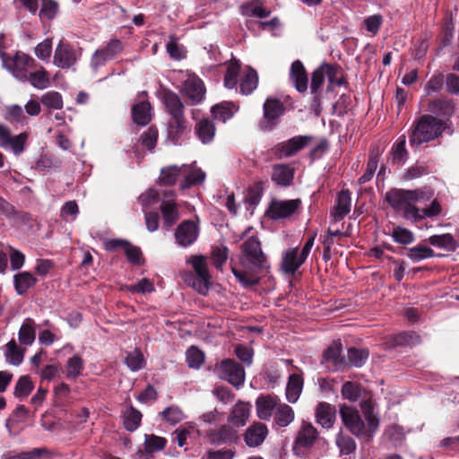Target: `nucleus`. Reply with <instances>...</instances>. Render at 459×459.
<instances>
[{
	"instance_id": "6",
	"label": "nucleus",
	"mask_w": 459,
	"mask_h": 459,
	"mask_svg": "<svg viewBox=\"0 0 459 459\" xmlns=\"http://www.w3.org/2000/svg\"><path fill=\"white\" fill-rule=\"evenodd\" d=\"M214 374L221 379L239 388L245 382V369L241 364L233 359H224L214 365Z\"/></svg>"
},
{
	"instance_id": "32",
	"label": "nucleus",
	"mask_w": 459,
	"mask_h": 459,
	"mask_svg": "<svg viewBox=\"0 0 459 459\" xmlns=\"http://www.w3.org/2000/svg\"><path fill=\"white\" fill-rule=\"evenodd\" d=\"M424 242H427L433 247L443 248L450 252H455L458 247L457 241L450 233L432 235L425 239Z\"/></svg>"
},
{
	"instance_id": "57",
	"label": "nucleus",
	"mask_w": 459,
	"mask_h": 459,
	"mask_svg": "<svg viewBox=\"0 0 459 459\" xmlns=\"http://www.w3.org/2000/svg\"><path fill=\"white\" fill-rule=\"evenodd\" d=\"M336 445L340 449L341 454L350 455L355 453L357 445L355 440L346 435L339 434L336 438Z\"/></svg>"
},
{
	"instance_id": "56",
	"label": "nucleus",
	"mask_w": 459,
	"mask_h": 459,
	"mask_svg": "<svg viewBox=\"0 0 459 459\" xmlns=\"http://www.w3.org/2000/svg\"><path fill=\"white\" fill-rule=\"evenodd\" d=\"M427 174H429L428 165H426L424 162L417 161L415 164L405 170L403 176V179L405 181H410Z\"/></svg>"
},
{
	"instance_id": "10",
	"label": "nucleus",
	"mask_w": 459,
	"mask_h": 459,
	"mask_svg": "<svg viewBox=\"0 0 459 459\" xmlns=\"http://www.w3.org/2000/svg\"><path fill=\"white\" fill-rule=\"evenodd\" d=\"M339 412L342 424L352 435L357 437H364L366 425L356 408L342 404Z\"/></svg>"
},
{
	"instance_id": "31",
	"label": "nucleus",
	"mask_w": 459,
	"mask_h": 459,
	"mask_svg": "<svg viewBox=\"0 0 459 459\" xmlns=\"http://www.w3.org/2000/svg\"><path fill=\"white\" fill-rule=\"evenodd\" d=\"M420 343V336L415 332H402L390 337L386 344L389 348L415 346Z\"/></svg>"
},
{
	"instance_id": "43",
	"label": "nucleus",
	"mask_w": 459,
	"mask_h": 459,
	"mask_svg": "<svg viewBox=\"0 0 459 459\" xmlns=\"http://www.w3.org/2000/svg\"><path fill=\"white\" fill-rule=\"evenodd\" d=\"M35 322L31 318H26L19 331V341L22 344L30 345L35 341Z\"/></svg>"
},
{
	"instance_id": "40",
	"label": "nucleus",
	"mask_w": 459,
	"mask_h": 459,
	"mask_svg": "<svg viewBox=\"0 0 459 459\" xmlns=\"http://www.w3.org/2000/svg\"><path fill=\"white\" fill-rule=\"evenodd\" d=\"M34 389V384L30 376H21L14 386L13 395L19 400L27 398Z\"/></svg>"
},
{
	"instance_id": "51",
	"label": "nucleus",
	"mask_w": 459,
	"mask_h": 459,
	"mask_svg": "<svg viewBox=\"0 0 459 459\" xmlns=\"http://www.w3.org/2000/svg\"><path fill=\"white\" fill-rule=\"evenodd\" d=\"M342 395L350 402H356L361 395L362 387L359 384L352 381H346L342 386Z\"/></svg>"
},
{
	"instance_id": "28",
	"label": "nucleus",
	"mask_w": 459,
	"mask_h": 459,
	"mask_svg": "<svg viewBox=\"0 0 459 459\" xmlns=\"http://www.w3.org/2000/svg\"><path fill=\"white\" fill-rule=\"evenodd\" d=\"M351 206V194L349 189H342L336 199L334 211L332 213L336 221H342L350 212Z\"/></svg>"
},
{
	"instance_id": "42",
	"label": "nucleus",
	"mask_w": 459,
	"mask_h": 459,
	"mask_svg": "<svg viewBox=\"0 0 459 459\" xmlns=\"http://www.w3.org/2000/svg\"><path fill=\"white\" fill-rule=\"evenodd\" d=\"M249 404L239 402L234 406L230 415V420L237 426H244L249 417Z\"/></svg>"
},
{
	"instance_id": "47",
	"label": "nucleus",
	"mask_w": 459,
	"mask_h": 459,
	"mask_svg": "<svg viewBox=\"0 0 459 459\" xmlns=\"http://www.w3.org/2000/svg\"><path fill=\"white\" fill-rule=\"evenodd\" d=\"M441 212L442 206L440 203L437 199H434L429 206L423 209L418 207V213L417 215H414L413 222L421 221L426 218L436 217L439 215Z\"/></svg>"
},
{
	"instance_id": "23",
	"label": "nucleus",
	"mask_w": 459,
	"mask_h": 459,
	"mask_svg": "<svg viewBox=\"0 0 459 459\" xmlns=\"http://www.w3.org/2000/svg\"><path fill=\"white\" fill-rule=\"evenodd\" d=\"M267 435L268 429L266 425L262 422H255L247 429L244 434V440L247 446L256 447L264 441Z\"/></svg>"
},
{
	"instance_id": "41",
	"label": "nucleus",
	"mask_w": 459,
	"mask_h": 459,
	"mask_svg": "<svg viewBox=\"0 0 459 459\" xmlns=\"http://www.w3.org/2000/svg\"><path fill=\"white\" fill-rule=\"evenodd\" d=\"M379 160V152L377 148L371 149L369 152V156L367 163V169L365 173L359 178V184L364 185L368 182H369L377 168Z\"/></svg>"
},
{
	"instance_id": "46",
	"label": "nucleus",
	"mask_w": 459,
	"mask_h": 459,
	"mask_svg": "<svg viewBox=\"0 0 459 459\" xmlns=\"http://www.w3.org/2000/svg\"><path fill=\"white\" fill-rule=\"evenodd\" d=\"M180 177H182V166L172 165L161 169L160 180L163 185L173 186Z\"/></svg>"
},
{
	"instance_id": "1",
	"label": "nucleus",
	"mask_w": 459,
	"mask_h": 459,
	"mask_svg": "<svg viewBox=\"0 0 459 459\" xmlns=\"http://www.w3.org/2000/svg\"><path fill=\"white\" fill-rule=\"evenodd\" d=\"M239 263L243 267H251L253 272L238 270L231 265V272L244 287L249 288L259 284L260 278L255 273L267 270L270 266L267 257L262 250L261 242L257 236L249 237L241 246Z\"/></svg>"
},
{
	"instance_id": "27",
	"label": "nucleus",
	"mask_w": 459,
	"mask_h": 459,
	"mask_svg": "<svg viewBox=\"0 0 459 459\" xmlns=\"http://www.w3.org/2000/svg\"><path fill=\"white\" fill-rule=\"evenodd\" d=\"M305 262L298 247L288 248L282 256L281 269L285 273L293 275Z\"/></svg>"
},
{
	"instance_id": "37",
	"label": "nucleus",
	"mask_w": 459,
	"mask_h": 459,
	"mask_svg": "<svg viewBox=\"0 0 459 459\" xmlns=\"http://www.w3.org/2000/svg\"><path fill=\"white\" fill-rule=\"evenodd\" d=\"M151 104L148 101L136 103L132 108L133 121L139 126H146L151 121Z\"/></svg>"
},
{
	"instance_id": "7",
	"label": "nucleus",
	"mask_w": 459,
	"mask_h": 459,
	"mask_svg": "<svg viewBox=\"0 0 459 459\" xmlns=\"http://www.w3.org/2000/svg\"><path fill=\"white\" fill-rule=\"evenodd\" d=\"M4 64L15 78L24 82L28 81V70L37 67L36 60L22 51H17L13 56H5Z\"/></svg>"
},
{
	"instance_id": "55",
	"label": "nucleus",
	"mask_w": 459,
	"mask_h": 459,
	"mask_svg": "<svg viewBox=\"0 0 459 459\" xmlns=\"http://www.w3.org/2000/svg\"><path fill=\"white\" fill-rule=\"evenodd\" d=\"M7 351H6V359L7 360L14 366H19L24 357V351L19 348L15 342V341L12 340L7 343Z\"/></svg>"
},
{
	"instance_id": "45",
	"label": "nucleus",
	"mask_w": 459,
	"mask_h": 459,
	"mask_svg": "<svg viewBox=\"0 0 459 459\" xmlns=\"http://www.w3.org/2000/svg\"><path fill=\"white\" fill-rule=\"evenodd\" d=\"M368 355L369 352L367 349L351 347L348 349L347 366L360 368L368 360Z\"/></svg>"
},
{
	"instance_id": "9",
	"label": "nucleus",
	"mask_w": 459,
	"mask_h": 459,
	"mask_svg": "<svg viewBox=\"0 0 459 459\" xmlns=\"http://www.w3.org/2000/svg\"><path fill=\"white\" fill-rule=\"evenodd\" d=\"M311 140L312 137L307 135L294 136L287 141L278 143L271 148L270 152L279 160L292 157L303 150Z\"/></svg>"
},
{
	"instance_id": "20",
	"label": "nucleus",
	"mask_w": 459,
	"mask_h": 459,
	"mask_svg": "<svg viewBox=\"0 0 459 459\" xmlns=\"http://www.w3.org/2000/svg\"><path fill=\"white\" fill-rule=\"evenodd\" d=\"M289 78L295 89L304 93L307 90L308 77L306 68L300 60H295L290 69Z\"/></svg>"
},
{
	"instance_id": "18",
	"label": "nucleus",
	"mask_w": 459,
	"mask_h": 459,
	"mask_svg": "<svg viewBox=\"0 0 459 459\" xmlns=\"http://www.w3.org/2000/svg\"><path fill=\"white\" fill-rule=\"evenodd\" d=\"M165 198L160 204V210L163 220V225L168 230L170 229L179 220L178 205L175 202V194L173 191H166L163 194Z\"/></svg>"
},
{
	"instance_id": "11",
	"label": "nucleus",
	"mask_w": 459,
	"mask_h": 459,
	"mask_svg": "<svg viewBox=\"0 0 459 459\" xmlns=\"http://www.w3.org/2000/svg\"><path fill=\"white\" fill-rule=\"evenodd\" d=\"M180 92L186 98V103L191 106L201 103L206 93L204 82L196 75H188L184 81Z\"/></svg>"
},
{
	"instance_id": "15",
	"label": "nucleus",
	"mask_w": 459,
	"mask_h": 459,
	"mask_svg": "<svg viewBox=\"0 0 459 459\" xmlns=\"http://www.w3.org/2000/svg\"><path fill=\"white\" fill-rule=\"evenodd\" d=\"M332 68L330 64L323 63L319 67H317L311 75V94L313 95L312 106L315 108L320 107L322 92L321 88L325 83V80L327 77L332 78L333 74H331Z\"/></svg>"
},
{
	"instance_id": "22",
	"label": "nucleus",
	"mask_w": 459,
	"mask_h": 459,
	"mask_svg": "<svg viewBox=\"0 0 459 459\" xmlns=\"http://www.w3.org/2000/svg\"><path fill=\"white\" fill-rule=\"evenodd\" d=\"M342 353V344L340 340L333 341L323 353L322 362H330L334 369L347 366V360Z\"/></svg>"
},
{
	"instance_id": "16",
	"label": "nucleus",
	"mask_w": 459,
	"mask_h": 459,
	"mask_svg": "<svg viewBox=\"0 0 459 459\" xmlns=\"http://www.w3.org/2000/svg\"><path fill=\"white\" fill-rule=\"evenodd\" d=\"M301 201L299 199L292 200H273L268 207L266 213L273 220L285 219L294 214L299 209Z\"/></svg>"
},
{
	"instance_id": "36",
	"label": "nucleus",
	"mask_w": 459,
	"mask_h": 459,
	"mask_svg": "<svg viewBox=\"0 0 459 459\" xmlns=\"http://www.w3.org/2000/svg\"><path fill=\"white\" fill-rule=\"evenodd\" d=\"M304 380L301 375L291 374L286 387V397L290 403H296L302 392Z\"/></svg>"
},
{
	"instance_id": "58",
	"label": "nucleus",
	"mask_w": 459,
	"mask_h": 459,
	"mask_svg": "<svg viewBox=\"0 0 459 459\" xmlns=\"http://www.w3.org/2000/svg\"><path fill=\"white\" fill-rule=\"evenodd\" d=\"M263 195V186L261 182L255 183L254 186L248 187L245 196V203L250 207L255 208L261 201Z\"/></svg>"
},
{
	"instance_id": "60",
	"label": "nucleus",
	"mask_w": 459,
	"mask_h": 459,
	"mask_svg": "<svg viewBox=\"0 0 459 459\" xmlns=\"http://www.w3.org/2000/svg\"><path fill=\"white\" fill-rule=\"evenodd\" d=\"M167 444V439L156 435H145V452L152 453L162 450Z\"/></svg>"
},
{
	"instance_id": "44",
	"label": "nucleus",
	"mask_w": 459,
	"mask_h": 459,
	"mask_svg": "<svg viewBox=\"0 0 459 459\" xmlns=\"http://www.w3.org/2000/svg\"><path fill=\"white\" fill-rule=\"evenodd\" d=\"M295 413L293 409L286 404H280L274 414V421L280 427H287L294 420Z\"/></svg>"
},
{
	"instance_id": "8",
	"label": "nucleus",
	"mask_w": 459,
	"mask_h": 459,
	"mask_svg": "<svg viewBox=\"0 0 459 459\" xmlns=\"http://www.w3.org/2000/svg\"><path fill=\"white\" fill-rule=\"evenodd\" d=\"M317 437V429L309 422H302L294 440V455L303 456L314 446Z\"/></svg>"
},
{
	"instance_id": "19",
	"label": "nucleus",
	"mask_w": 459,
	"mask_h": 459,
	"mask_svg": "<svg viewBox=\"0 0 459 459\" xmlns=\"http://www.w3.org/2000/svg\"><path fill=\"white\" fill-rule=\"evenodd\" d=\"M77 62L75 49L68 42L60 40L54 54V64L62 69H68Z\"/></svg>"
},
{
	"instance_id": "24",
	"label": "nucleus",
	"mask_w": 459,
	"mask_h": 459,
	"mask_svg": "<svg viewBox=\"0 0 459 459\" xmlns=\"http://www.w3.org/2000/svg\"><path fill=\"white\" fill-rule=\"evenodd\" d=\"M315 414L318 424L323 428L331 429L336 419V409L326 402H320L316 407Z\"/></svg>"
},
{
	"instance_id": "5",
	"label": "nucleus",
	"mask_w": 459,
	"mask_h": 459,
	"mask_svg": "<svg viewBox=\"0 0 459 459\" xmlns=\"http://www.w3.org/2000/svg\"><path fill=\"white\" fill-rule=\"evenodd\" d=\"M195 270L187 271L182 273V279L185 283L192 287L201 295H206L211 285V275L208 270L205 257L202 255H195L188 260Z\"/></svg>"
},
{
	"instance_id": "17",
	"label": "nucleus",
	"mask_w": 459,
	"mask_h": 459,
	"mask_svg": "<svg viewBox=\"0 0 459 459\" xmlns=\"http://www.w3.org/2000/svg\"><path fill=\"white\" fill-rule=\"evenodd\" d=\"M174 236L178 246L187 247L193 245L199 236L198 225L192 220H185L177 227Z\"/></svg>"
},
{
	"instance_id": "52",
	"label": "nucleus",
	"mask_w": 459,
	"mask_h": 459,
	"mask_svg": "<svg viewBox=\"0 0 459 459\" xmlns=\"http://www.w3.org/2000/svg\"><path fill=\"white\" fill-rule=\"evenodd\" d=\"M391 237L395 243L402 244L404 246L410 245L413 243L415 240L413 232L401 226L394 228Z\"/></svg>"
},
{
	"instance_id": "26",
	"label": "nucleus",
	"mask_w": 459,
	"mask_h": 459,
	"mask_svg": "<svg viewBox=\"0 0 459 459\" xmlns=\"http://www.w3.org/2000/svg\"><path fill=\"white\" fill-rule=\"evenodd\" d=\"M183 180L180 182V189L186 190L194 186L202 184L205 179V173L199 168L182 165Z\"/></svg>"
},
{
	"instance_id": "25",
	"label": "nucleus",
	"mask_w": 459,
	"mask_h": 459,
	"mask_svg": "<svg viewBox=\"0 0 459 459\" xmlns=\"http://www.w3.org/2000/svg\"><path fill=\"white\" fill-rule=\"evenodd\" d=\"M216 134V126L212 120L204 117L195 125V134L203 144L211 143Z\"/></svg>"
},
{
	"instance_id": "61",
	"label": "nucleus",
	"mask_w": 459,
	"mask_h": 459,
	"mask_svg": "<svg viewBox=\"0 0 459 459\" xmlns=\"http://www.w3.org/2000/svg\"><path fill=\"white\" fill-rule=\"evenodd\" d=\"M52 39H45L35 47L34 52L36 56L42 61H48L52 54Z\"/></svg>"
},
{
	"instance_id": "64",
	"label": "nucleus",
	"mask_w": 459,
	"mask_h": 459,
	"mask_svg": "<svg viewBox=\"0 0 459 459\" xmlns=\"http://www.w3.org/2000/svg\"><path fill=\"white\" fill-rule=\"evenodd\" d=\"M21 459H42L50 458L53 453L47 447H37L30 451H23L20 453Z\"/></svg>"
},
{
	"instance_id": "59",
	"label": "nucleus",
	"mask_w": 459,
	"mask_h": 459,
	"mask_svg": "<svg viewBox=\"0 0 459 459\" xmlns=\"http://www.w3.org/2000/svg\"><path fill=\"white\" fill-rule=\"evenodd\" d=\"M204 361V353L195 346L186 351V362L189 368H199Z\"/></svg>"
},
{
	"instance_id": "49",
	"label": "nucleus",
	"mask_w": 459,
	"mask_h": 459,
	"mask_svg": "<svg viewBox=\"0 0 459 459\" xmlns=\"http://www.w3.org/2000/svg\"><path fill=\"white\" fill-rule=\"evenodd\" d=\"M84 368L82 359L79 355H74L67 360L65 376L68 379H76Z\"/></svg>"
},
{
	"instance_id": "30",
	"label": "nucleus",
	"mask_w": 459,
	"mask_h": 459,
	"mask_svg": "<svg viewBox=\"0 0 459 459\" xmlns=\"http://www.w3.org/2000/svg\"><path fill=\"white\" fill-rule=\"evenodd\" d=\"M256 413L259 419L267 420L271 418L277 406V397L272 395H260L255 401Z\"/></svg>"
},
{
	"instance_id": "14",
	"label": "nucleus",
	"mask_w": 459,
	"mask_h": 459,
	"mask_svg": "<svg viewBox=\"0 0 459 459\" xmlns=\"http://www.w3.org/2000/svg\"><path fill=\"white\" fill-rule=\"evenodd\" d=\"M205 437L209 444L215 446H231L237 444L239 439L238 431L230 425L207 430Z\"/></svg>"
},
{
	"instance_id": "63",
	"label": "nucleus",
	"mask_w": 459,
	"mask_h": 459,
	"mask_svg": "<svg viewBox=\"0 0 459 459\" xmlns=\"http://www.w3.org/2000/svg\"><path fill=\"white\" fill-rule=\"evenodd\" d=\"M160 415L164 420L172 425L180 422L184 418L183 411L177 406L167 407L163 411L160 412Z\"/></svg>"
},
{
	"instance_id": "29",
	"label": "nucleus",
	"mask_w": 459,
	"mask_h": 459,
	"mask_svg": "<svg viewBox=\"0 0 459 459\" xmlns=\"http://www.w3.org/2000/svg\"><path fill=\"white\" fill-rule=\"evenodd\" d=\"M391 161L394 165L403 166L409 159V152L406 149V136L400 135L390 150Z\"/></svg>"
},
{
	"instance_id": "54",
	"label": "nucleus",
	"mask_w": 459,
	"mask_h": 459,
	"mask_svg": "<svg viewBox=\"0 0 459 459\" xmlns=\"http://www.w3.org/2000/svg\"><path fill=\"white\" fill-rule=\"evenodd\" d=\"M41 103L48 108L61 109L64 106L62 95L58 91H48L41 96Z\"/></svg>"
},
{
	"instance_id": "50",
	"label": "nucleus",
	"mask_w": 459,
	"mask_h": 459,
	"mask_svg": "<svg viewBox=\"0 0 459 459\" xmlns=\"http://www.w3.org/2000/svg\"><path fill=\"white\" fill-rule=\"evenodd\" d=\"M28 81H30L33 87L39 90L49 86L48 74L43 67L39 71L28 74Z\"/></svg>"
},
{
	"instance_id": "13",
	"label": "nucleus",
	"mask_w": 459,
	"mask_h": 459,
	"mask_svg": "<svg viewBox=\"0 0 459 459\" xmlns=\"http://www.w3.org/2000/svg\"><path fill=\"white\" fill-rule=\"evenodd\" d=\"M124 49V45L118 39H112L108 41V43L101 48L97 49L91 60V66L97 70L98 68L105 65L108 61L114 59L117 55L121 53Z\"/></svg>"
},
{
	"instance_id": "4",
	"label": "nucleus",
	"mask_w": 459,
	"mask_h": 459,
	"mask_svg": "<svg viewBox=\"0 0 459 459\" xmlns=\"http://www.w3.org/2000/svg\"><path fill=\"white\" fill-rule=\"evenodd\" d=\"M446 128V122L432 115H422L413 121L409 129V143L418 149L421 144L440 137Z\"/></svg>"
},
{
	"instance_id": "3",
	"label": "nucleus",
	"mask_w": 459,
	"mask_h": 459,
	"mask_svg": "<svg viewBox=\"0 0 459 459\" xmlns=\"http://www.w3.org/2000/svg\"><path fill=\"white\" fill-rule=\"evenodd\" d=\"M433 196L431 191L426 188L403 189L391 188L385 195V201L397 212H402L403 217L413 222L414 215L418 213V206L415 203L426 200Z\"/></svg>"
},
{
	"instance_id": "38",
	"label": "nucleus",
	"mask_w": 459,
	"mask_h": 459,
	"mask_svg": "<svg viewBox=\"0 0 459 459\" xmlns=\"http://www.w3.org/2000/svg\"><path fill=\"white\" fill-rule=\"evenodd\" d=\"M257 84V72L254 68L248 66L245 74L240 80V92L244 95H249L256 89Z\"/></svg>"
},
{
	"instance_id": "12",
	"label": "nucleus",
	"mask_w": 459,
	"mask_h": 459,
	"mask_svg": "<svg viewBox=\"0 0 459 459\" xmlns=\"http://www.w3.org/2000/svg\"><path fill=\"white\" fill-rule=\"evenodd\" d=\"M264 120L260 123L262 130H272L278 124V119L283 116L285 107L283 103L276 98H267L264 103Z\"/></svg>"
},
{
	"instance_id": "39",
	"label": "nucleus",
	"mask_w": 459,
	"mask_h": 459,
	"mask_svg": "<svg viewBox=\"0 0 459 459\" xmlns=\"http://www.w3.org/2000/svg\"><path fill=\"white\" fill-rule=\"evenodd\" d=\"M143 414L140 411L130 405L123 415V425L129 432L135 431L141 425Z\"/></svg>"
},
{
	"instance_id": "35",
	"label": "nucleus",
	"mask_w": 459,
	"mask_h": 459,
	"mask_svg": "<svg viewBox=\"0 0 459 459\" xmlns=\"http://www.w3.org/2000/svg\"><path fill=\"white\" fill-rule=\"evenodd\" d=\"M37 281V278L29 272H22L13 276V285L18 295H25L30 288L36 285Z\"/></svg>"
},
{
	"instance_id": "62",
	"label": "nucleus",
	"mask_w": 459,
	"mask_h": 459,
	"mask_svg": "<svg viewBox=\"0 0 459 459\" xmlns=\"http://www.w3.org/2000/svg\"><path fill=\"white\" fill-rule=\"evenodd\" d=\"M241 13L245 16H255L259 18H266L270 15L271 11L265 10L262 5L254 4H246L241 6Z\"/></svg>"
},
{
	"instance_id": "48",
	"label": "nucleus",
	"mask_w": 459,
	"mask_h": 459,
	"mask_svg": "<svg viewBox=\"0 0 459 459\" xmlns=\"http://www.w3.org/2000/svg\"><path fill=\"white\" fill-rule=\"evenodd\" d=\"M241 68L238 60H233L227 67L224 75V85L228 89H234L238 83V76Z\"/></svg>"
},
{
	"instance_id": "2",
	"label": "nucleus",
	"mask_w": 459,
	"mask_h": 459,
	"mask_svg": "<svg viewBox=\"0 0 459 459\" xmlns=\"http://www.w3.org/2000/svg\"><path fill=\"white\" fill-rule=\"evenodd\" d=\"M161 102L169 116L167 126L168 138L178 144L188 129V121L185 116V105L180 97L171 90L161 92Z\"/></svg>"
},
{
	"instance_id": "33",
	"label": "nucleus",
	"mask_w": 459,
	"mask_h": 459,
	"mask_svg": "<svg viewBox=\"0 0 459 459\" xmlns=\"http://www.w3.org/2000/svg\"><path fill=\"white\" fill-rule=\"evenodd\" d=\"M429 110L437 116L449 117L455 111L453 100L447 98H437L429 103Z\"/></svg>"
},
{
	"instance_id": "21",
	"label": "nucleus",
	"mask_w": 459,
	"mask_h": 459,
	"mask_svg": "<svg viewBox=\"0 0 459 459\" xmlns=\"http://www.w3.org/2000/svg\"><path fill=\"white\" fill-rule=\"evenodd\" d=\"M295 169L290 164H275L272 168L271 179L278 186L287 187L293 183Z\"/></svg>"
},
{
	"instance_id": "34",
	"label": "nucleus",
	"mask_w": 459,
	"mask_h": 459,
	"mask_svg": "<svg viewBox=\"0 0 459 459\" xmlns=\"http://www.w3.org/2000/svg\"><path fill=\"white\" fill-rule=\"evenodd\" d=\"M406 256L410 258L413 263H419L424 259L437 256L443 257V254H436L435 251L423 244H419L415 247L406 249Z\"/></svg>"
},
{
	"instance_id": "53",
	"label": "nucleus",
	"mask_w": 459,
	"mask_h": 459,
	"mask_svg": "<svg viewBox=\"0 0 459 459\" xmlns=\"http://www.w3.org/2000/svg\"><path fill=\"white\" fill-rule=\"evenodd\" d=\"M124 252L130 264L138 266L144 264L145 259L139 247L134 246L128 241Z\"/></svg>"
}]
</instances>
